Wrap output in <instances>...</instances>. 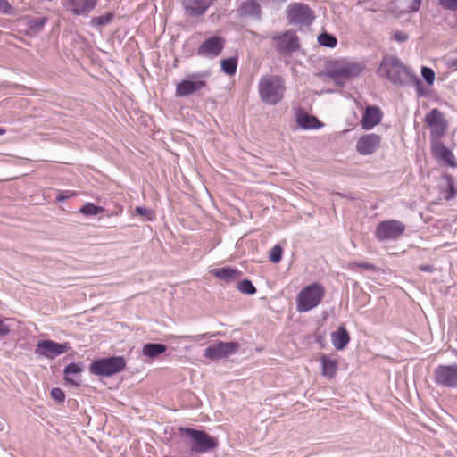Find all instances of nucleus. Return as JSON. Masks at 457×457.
I'll list each match as a JSON object with an SVG mask.
<instances>
[{
	"mask_svg": "<svg viewBox=\"0 0 457 457\" xmlns=\"http://www.w3.org/2000/svg\"><path fill=\"white\" fill-rule=\"evenodd\" d=\"M409 85H413L415 87L417 95L419 96H424L427 95V91L424 88L421 80L413 72L410 77Z\"/></svg>",
	"mask_w": 457,
	"mask_h": 457,
	"instance_id": "nucleus-33",
	"label": "nucleus"
},
{
	"mask_svg": "<svg viewBox=\"0 0 457 457\" xmlns=\"http://www.w3.org/2000/svg\"><path fill=\"white\" fill-rule=\"evenodd\" d=\"M324 287L314 282L304 287L296 296V310L299 312H307L316 308L325 296Z\"/></svg>",
	"mask_w": 457,
	"mask_h": 457,
	"instance_id": "nucleus-4",
	"label": "nucleus"
},
{
	"mask_svg": "<svg viewBox=\"0 0 457 457\" xmlns=\"http://www.w3.org/2000/svg\"><path fill=\"white\" fill-rule=\"evenodd\" d=\"M287 18L292 25L309 26L314 21L315 15L307 4L295 3L287 6Z\"/></svg>",
	"mask_w": 457,
	"mask_h": 457,
	"instance_id": "nucleus-7",
	"label": "nucleus"
},
{
	"mask_svg": "<svg viewBox=\"0 0 457 457\" xmlns=\"http://www.w3.org/2000/svg\"><path fill=\"white\" fill-rule=\"evenodd\" d=\"M211 74L209 70L187 73L185 78L176 85V96L187 97L205 89L207 87V79L211 77Z\"/></svg>",
	"mask_w": 457,
	"mask_h": 457,
	"instance_id": "nucleus-3",
	"label": "nucleus"
},
{
	"mask_svg": "<svg viewBox=\"0 0 457 457\" xmlns=\"http://www.w3.org/2000/svg\"><path fill=\"white\" fill-rule=\"evenodd\" d=\"M422 78L428 85H432L435 81V72L431 68L423 66L421 68Z\"/></svg>",
	"mask_w": 457,
	"mask_h": 457,
	"instance_id": "nucleus-35",
	"label": "nucleus"
},
{
	"mask_svg": "<svg viewBox=\"0 0 457 457\" xmlns=\"http://www.w3.org/2000/svg\"><path fill=\"white\" fill-rule=\"evenodd\" d=\"M425 121L430 127L431 135L434 137L440 138L445 135L447 129V122L438 109H432L426 114Z\"/></svg>",
	"mask_w": 457,
	"mask_h": 457,
	"instance_id": "nucleus-15",
	"label": "nucleus"
},
{
	"mask_svg": "<svg viewBox=\"0 0 457 457\" xmlns=\"http://www.w3.org/2000/svg\"><path fill=\"white\" fill-rule=\"evenodd\" d=\"M51 395L54 400H56L59 403L63 402L65 399V395L63 391L58 387L52 389Z\"/></svg>",
	"mask_w": 457,
	"mask_h": 457,
	"instance_id": "nucleus-41",
	"label": "nucleus"
},
{
	"mask_svg": "<svg viewBox=\"0 0 457 457\" xmlns=\"http://www.w3.org/2000/svg\"><path fill=\"white\" fill-rule=\"evenodd\" d=\"M237 13L240 17L259 20L261 18L262 9L257 1L245 0L240 2L237 7Z\"/></svg>",
	"mask_w": 457,
	"mask_h": 457,
	"instance_id": "nucleus-20",
	"label": "nucleus"
},
{
	"mask_svg": "<svg viewBox=\"0 0 457 457\" xmlns=\"http://www.w3.org/2000/svg\"><path fill=\"white\" fill-rule=\"evenodd\" d=\"M239 348L237 342H219L204 350V357L210 360H220L234 354Z\"/></svg>",
	"mask_w": 457,
	"mask_h": 457,
	"instance_id": "nucleus-12",
	"label": "nucleus"
},
{
	"mask_svg": "<svg viewBox=\"0 0 457 457\" xmlns=\"http://www.w3.org/2000/svg\"><path fill=\"white\" fill-rule=\"evenodd\" d=\"M318 42L322 46L334 48L337 44V39L332 34L323 32L318 36Z\"/></svg>",
	"mask_w": 457,
	"mask_h": 457,
	"instance_id": "nucleus-29",
	"label": "nucleus"
},
{
	"mask_svg": "<svg viewBox=\"0 0 457 457\" xmlns=\"http://www.w3.org/2000/svg\"><path fill=\"white\" fill-rule=\"evenodd\" d=\"M258 89L263 103L275 105L283 99L286 90L285 81L278 75L263 76L259 81Z\"/></svg>",
	"mask_w": 457,
	"mask_h": 457,
	"instance_id": "nucleus-2",
	"label": "nucleus"
},
{
	"mask_svg": "<svg viewBox=\"0 0 457 457\" xmlns=\"http://www.w3.org/2000/svg\"><path fill=\"white\" fill-rule=\"evenodd\" d=\"M69 349L67 344H60L53 340H41L37 343L35 353L47 359H54L66 353Z\"/></svg>",
	"mask_w": 457,
	"mask_h": 457,
	"instance_id": "nucleus-14",
	"label": "nucleus"
},
{
	"mask_svg": "<svg viewBox=\"0 0 457 457\" xmlns=\"http://www.w3.org/2000/svg\"><path fill=\"white\" fill-rule=\"evenodd\" d=\"M221 70L228 75H234L237 71V61L235 57L223 59L221 62Z\"/></svg>",
	"mask_w": 457,
	"mask_h": 457,
	"instance_id": "nucleus-30",
	"label": "nucleus"
},
{
	"mask_svg": "<svg viewBox=\"0 0 457 457\" xmlns=\"http://www.w3.org/2000/svg\"><path fill=\"white\" fill-rule=\"evenodd\" d=\"M135 211L138 215L145 217L147 220H152L154 217L152 210L143 206H137Z\"/></svg>",
	"mask_w": 457,
	"mask_h": 457,
	"instance_id": "nucleus-38",
	"label": "nucleus"
},
{
	"mask_svg": "<svg viewBox=\"0 0 457 457\" xmlns=\"http://www.w3.org/2000/svg\"><path fill=\"white\" fill-rule=\"evenodd\" d=\"M394 38L397 42L402 43V42H405L406 40H408L409 37L405 32L397 30L394 33Z\"/></svg>",
	"mask_w": 457,
	"mask_h": 457,
	"instance_id": "nucleus-43",
	"label": "nucleus"
},
{
	"mask_svg": "<svg viewBox=\"0 0 457 457\" xmlns=\"http://www.w3.org/2000/svg\"><path fill=\"white\" fill-rule=\"evenodd\" d=\"M104 208L97 206L93 203L85 204L79 212L85 216H95L104 212Z\"/></svg>",
	"mask_w": 457,
	"mask_h": 457,
	"instance_id": "nucleus-28",
	"label": "nucleus"
},
{
	"mask_svg": "<svg viewBox=\"0 0 457 457\" xmlns=\"http://www.w3.org/2000/svg\"><path fill=\"white\" fill-rule=\"evenodd\" d=\"M400 3L404 12L411 13L419 11L421 0H400Z\"/></svg>",
	"mask_w": 457,
	"mask_h": 457,
	"instance_id": "nucleus-31",
	"label": "nucleus"
},
{
	"mask_svg": "<svg viewBox=\"0 0 457 457\" xmlns=\"http://www.w3.org/2000/svg\"><path fill=\"white\" fill-rule=\"evenodd\" d=\"M271 38L276 43V49L283 54L290 55L300 47L298 37L292 30L274 35Z\"/></svg>",
	"mask_w": 457,
	"mask_h": 457,
	"instance_id": "nucleus-10",
	"label": "nucleus"
},
{
	"mask_svg": "<svg viewBox=\"0 0 457 457\" xmlns=\"http://www.w3.org/2000/svg\"><path fill=\"white\" fill-rule=\"evenodd\" d=\"M296 121L298 126L303 129H315L322 126L316 117L306 113L299 114Z\"/></svg>",
	"mask_w": 457,
	"mask_h": 457,
	"instance_id": "nucleus-26",
	"label": "nucleus"
},
{
	"mask_svg": "<svg viewBox=\"0 0 457 457\" xmlns=\"http://www.w3.org/2000/svg\"><path fill=\"white\" fill-rule=\"evenodd\" d=\"M282 258V248L278 245L272 247L270 253V260L274 262L278 263L281 261Z\"/></svg>",
	"mask_w": 457,
	"mask_h": 457,
	"instance_id": "nucleus-37",
	"label": "nucleus"
},
{
	"mask_svg": "<svg viewBox=\"0 0 457 457\" xmlns=\"http://www.w3.org/2000/svg\"><path fill=\"white\" fill-rule=\"evenodd\" d=\"M98 0H65L64 6L76 16H88L96 8Z\"/></svg>",
	"mask_w": 457,
	"mask_h": 457,
	"instance_id": "nucleus-17",
	"label": "nucleus"
},
{
	"mask_svg": "<svg viewBox=\"0 0 457 457\" xmlns=\"http://www.w3.org/2000/svg\"><path fill=\"white\" fill-rule=\"evenodd\" d=\"M436 384L445 387L457 386V364L440 365L435 369Z\"/></svg>",
	"mask_w": 457,
	"mask_h": 457,
	"instance_id": "nucleus-13",
	"label": "nucleus"
},
{
	"mask_svg": "<svg viewBox=\"0 0 457 457\" xmlns=\"http://www.w3.org/2000/svg\"><path fill=\"white\" fill-rule=\"evenodd\" d=\"M420 270L425 272H432L434 269L431 265H421Z\"/></svg>",
	"mask_w": 457,
	"mask_h": 457,
	"instance_id": "nucleus-48",
	"label": "nucleus"
},
{
	"mask_svg": "<svg viewBox=\"0 0 457 457\" xmlns=\"http://www.w3.org/2000/svg\"><path fill=\"white\" fill-rule=\"evenodd\" d=\"M363 71V66L357 62H342L336 67L330 69L327 72V76L340 84V79H349L357 77Z\"/></svg>",
	"mask_w": 457,
	"mask_h": 457,
	"instance_id": "nucleus-9",
	"label": "nucleus"
},
{
	"mask_svg": "<svg viewBox=\"0 0 457 457\" xmlns=\"http://www.w3.org/2000/svg\"><path fill=\"white\" fill-rule=\"evenodd\" d=\"M208 334H200L196 336H182L181 338L188 339L191 341L198 342L207 337Z\"/></svg>",
	"mask_w": 457,
	"mask_h": 457,
	"instance_id": "nucleus-45",
	"label": "nucleus"
},
{
	"mask_svg": "<svg viewBox=\"0 0 457 457\" xmlns=\"http://www.w3.org/2000/svg\"><path fill=\"white\" fill-rule=\"evenodd\" d=\"M448 68L457 69V58H450L446 62Z\"/></svg>",
	"mask_w": 457,
	"mask_h": 457,
	"instance_id": "nucleus-47",
	"label": "nucleus"
},
{
	"mask_svg": "<svg viewBox=\"0 0 457 457\" xmlns=\"http://www.w3.org/2000/svg\"><path fill=\"white\" fill-rule=\"evenodd\" d=\"M381 143V137L375 133L361 137L356 143V150L361 155H370L377 151Z\"/></svg>",
	"mask_w": 457,
	"mask_h": 457,
	"instance_id": "nucleus-16",
	"label": "nucleus"
},
{
	"mask_svg": "<svg viewBox=\"0 0 457 457\" xmlns=\"http://www.w3.org/2000/svg\"><path fill=\"white\" fill-rule=\"evenodd\" d=\"M126 367V361L123 356H112L94 361L89 370L96 376L111 377L122 371Z\"/></svg>",
	"mask_w": 457,
	"mask_h": 457,
	"instance_id": "nucleus-5",
	"label": "nucleus"
},
{
	"mask_svg": "<svg viewBox=\"0 0 457 457\" xmlns=\"http://www.w3.org/2000/svg\"><path fill=\"white\" fill-rule=\"evenodd\" d=\"M46 22V18L36 19L32 21L33 27L42 28Z\"/></svg>",
	"mask_w": 457,
	"mask_h": 457,
	"instance_id": "nucleus-46",
	"label": "nucleus"
},
{
	"mask_svg": "<svg viewBox=\"0 0 457 457\" xmlns=\"http://www.w3.org/2000/svg\"><path fill=\"white\" fill-rule=\"evenodd\" d=\"M349 341V333L343 326H340L337 331L331 334V342L337 350H343L348 345Z\"/></svg>",
	"mask_w": 457,
	"mask_h": 457,
	"instance_id": "nucleus-22",
	"label": "nucleus"
},
{
	"mask_svg": "<svg viewBox=\"0 0 457 457\" xmlns=\"http://www.w3.org/2000/svg\"><path fill=\"white\" fill-rule=\"evenodd\" d=\"M378 75L387 79L392 84L404 87L409 85L412 71L404 66L395 55L383 57L377 71Z\"/></svg>",
	"mask_w": 457,
	"mask_h": 457,
	"instance_id": "nucleus-1",
	"label": "nucleus"
},
{
	"mask_svg": "<svg viewBox=\"0 0 457 457\" xmlns=\"http://www.w3.org/2000/svg\"><path fill=\"white\" fill-rule=\"evenodd\" d=\"M66 199V196H63V195H58L57 196V200L62 202V201H64Z\"/></svg>",
	"mask_w": 457,
	"mask_h": 457,
	"instance_id": "nucleus-49",
	"label": "nucleus"
},
{
	"mask_svg": "<svg viewBox=\"0 0 457 457\" xmlns=\"http://www.w3.org/2000/svg\"><path fill=\"white\" fill-rule=\"evenodd\" d=\"M381 119L382 112L378 107L374 105L367 106L361 120V128L370 130L378 125Z\"/></svg>",
	"mask_w": 457,
	"mask_h": 457,
	"instance_id": "nucleus-19",
	"label": "nucleus"
},
{
	"mask_svg": "<svg viewBox=\"0 0 457 457\" xmlns=\"http://www.w3.org/2000/svg\"><path fill=\"white\" fill-rule=\"evenodd\" d=\"M432 153L436 159L446 165L450 167L457 166L453 154L442 142H436L432 145Z\"/></svg>",
	"mask_w": 457,
	"mask_h": 457,
	"instance_id": "nucleus-21",
	"label": "nucleus"
},
{
	"mask_svg": "<svg viewBox=\"0 0 457 457\" xmlns=\"http://www.w3.org/2000/svg\"><path fill=\"white\" fill-rule=\"evenodd\" d=\"M446 179H447V189L445 190V198L446 200H451L455 197L457 192L454 188L453 179L450 176H447Z\"/></svg>",
	"mask_w": 457,
	"mask_h": 457,
	"instance_id": "nucleus-36",
	"label": "nucleus"
},
{
	"mask_svg": "<svg viewBox=\"0 0 457 457\" xmlns=\"http://www.w3.org/2000/svg\"><path fill=\"white\" fill-rule=\"evenodd\" d=\"M6 321L7 320L0 317V337H5L10 333V326Z\"/></svg>",
	"mask_w": 457,
	"mask_h": 457,
	"instance_id": "nucleus-42",
	"label": "nucleus"
},
{
	"mask_svg": "<svg viewBox=\"0 0 457 457\" xmlns=\"http://www.w3.org/2000/svg\"><path fill=\"white\" fill-rule=\"evenodd\" d=\"M405 225L397 220H388L378 223L375 236L380 241L397 240L405 231Z\"/></svg>",
	"mask_w": 457,
	"mask_h": 457,
	"instance_id": "nucleus-8",
	"label": "nucleus"
},
{
	"mask_svg": "<svg viewBox=\"0 0 457 457\" xmlns=\"http://www.w3.org/2000/svg\"><path fill=\"white\" fill-rule=\"evenodd\" d=\"M167 347L163 344L159 343H149L144 345L142 353L148 358H155L159 354L163 353Z\"/></svg>",
	"mask_w": 457,
	"mask_h": 457,
	"instance_id": "nucleus-27",
	"label": "nucleus"
},
{
	"mask_svg": "<svg viewBox=\"0 0 457 457\" xmlns=\"http://www.w3.org/2000/svg\"><path fill=\"white\" fill-rule=\"evenodd\" d=\"M237 289L247 295H253L256 292L255 287L249 279H244L237 285Z\"/></svg>",
	"mask_w": 457,
	"mask_h": 457,
	"instance_id": "nucleus-34",
	"label": "nucleus"
},
{
	"mask_svg": "<svg viewBox=\"0 0 457 457\" xmlns=\"http://www.w3.org/2000/svg\"><path fill=\"white\" fill-rule=\"evenodd\" d=\"M212 0H182V6L188 17L204 15L212 4Z\"/></svg>",
	"mask_w": 457,
	"mask_h": 457,
	"instance_id": "nucleus-18",
	"label": "nucleus"
},
{
	"mask_svg": "<svg viewBox=\"0 0 457 457\" xmlns=\"http://www.w3.org/2000/svg\"><path fill=\"white\" fill-rule=\"evenodd\" d=\"M348 268L351 269V270H355L356 268H363V269L368 270H375V266L373 264H371V263L357 262H350L348 264Z\"/></svg>",
	"mask_w": 457,
	"mask_h": 457,
	"instance_id": "nucleus-40",
	"label": "nucleus"
},
{
	"mask_svg": "<svg viewBox=\"0 0 457 457\" xmlns=\"http://www.w3.org/2000/svg\"><path fill=\"white\" fill-rule=\"evenodd\" d=\"M226 40L220 36H212L205 39L197 48V54L205 58H215L224 49Z\"/></svg>",
	"mask_w": 457,
	"mask_h": 457,
	"instance_id": "nucleus-11",
	"label": "nucleus"
},
{
	"mask_svg": "<svg viewBox=\"0 0 457 457\" xmlns=\"http://www.w3.org/2000/svg\"><path fill=\"white\" fill-rule=\"evenodd\" d=\"M438 4L445 10L457 11V0H437Z\"/></svg>",
	"mask_w": 457,
	"mask_h": 457,
	"instance_id": "nucleus-39",
	"label": "nucleus"
},
{
	"mask_svg": "<svg viewBox=\"0 0 457 457\" xmlns=\"http://www.w3.org/2000/svg\"><path fill=\"white\" fill-rule=\"evenodd\" d=\"M322 375L328 378H333L338 369L337 361L327 355H322L321 359Z\"/></svg>",
	"mask_w": 457,
	"mask_h": 457,
	"instance_id": "nucleus-24",
	"label": "nucleus"
},
{
	"mask_svg": "<svg viewBox=\"0 0 457 457\" xmlns=\"http://www.w3.org/2000/svg\"><path fill=\"white\" fill-rule=\"evenodd\" d=\"M12 11V6L11 4L8 3L7 0H0V12L2 13H10Z\"/></svg>",
	"mask_w": 457,
	"mask_h": 457,
	"instance_id": "nucleus-44",
	"label": "nucleus"
},
{
	"mask_svg": "<svg viewBox=\"0 0 457 457\" xmlns=\"http://www.w3.org/2000/svg\"><path fill=\"white\" fill-rule=\"evenodd\" d=\"M212 272L216 278L226 282H230L237 279L241 274V272L237 269H233L229 267L214 269Z\"/></svg>",
	"mask_w": 457,
	"mask_h": 457,
	"instance_id": "nucleus-25",
	"label": "nucleus"
},
{
	"mask_svg": "<svg viewBox=\"0 0 457 457\" xmlns=\"http://www.w3.org/2000/svg\"><path fill=\"white\" fill-rule=\"evenodd\" d=\"M113 17V14L111 12L103 16L94 17L92 18L90 24L93 27H103L109 24L112 21Z\"/></svg>",
	"mask_w": 457,
	"mask_h": 457,
	"instance_id": "nucleus-32",
	"label": "nucleus"
},
{
	"mask_svg": "<svg viewBox=\"0 0 457 457\" xmlns=\"http://www.w3.org/2000/svg\"><path fill=\"white\" fill-rule=\"evenodd\" d=\"M81 371L82 368L79 364L75 362L68 364L63 370L66 381L72 385L79 386L80 383L79 375Z\"/></svg>",
	"mask_w": 457,
	"mask_h": 457,
	"instance_id": "nucleus-23",
	"label": "nucleus"
},
{
	"mask_svg": "<svg viewBox=\"0 0 457 457\" xmlns=\"http://www.w3.org/2000/svg\"><path fill=\"white\" fill-rule=\"evenodd\" d=\"M182 431L191 438L190 450L195 453H205L217 446V441L207 433L194 428H183Z\"/></svg>",
	"mask_w": 457,
	"mask_h": 457,
	"instance_id": "nucleus-6",
	"label": "nucleus"
},
{
	"mask_svg": "<svg viewBox=\"0 0 457 457\" xmlns=\"http://www.w3.org/2000/svg\"><path fill=\"white\" fill-rule=\"evenodd\" d=\"M6 133V130L0 127V136H3Z\"/></svg>",
	"mask_w": 457,
	"mask_h": 457,
	"instance_id": "nucleus-50",
	"label": "nucleus"
}]
</instances>
